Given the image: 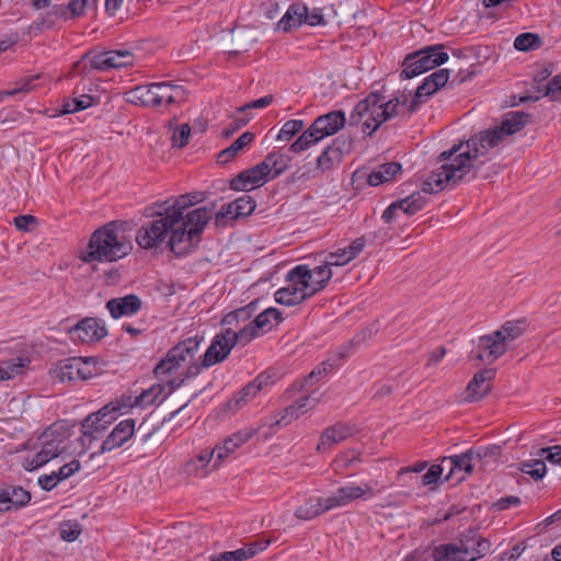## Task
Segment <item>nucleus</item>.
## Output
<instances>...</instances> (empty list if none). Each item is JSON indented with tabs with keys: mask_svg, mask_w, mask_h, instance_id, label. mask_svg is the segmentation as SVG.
I'll return each mask as SVG.
<instances>
[{
	"mask_svg": "<svg viewBox=\"0 0 561 561\" xmlns=\"http://www.w3.org/2000/svg\"><path fill=\"white\" fill-rule=\"evenodd\" d=\"M529 114L522 111L511 112L501 126L480 131L467 141L456 144L443 151L439 154L440 170L434 172L425 183L424 190L431 193L442 192L445 188H454L461 182L476 179L480 164L483 163L480 158L502 142L504 137L522 130L529 122Z\"/></svg>",
	"mask_w": 561,
	"mask_h": 561,
	"instance_id": "1",
	"label": "nucleus"
},
{
	"mask_svg": "<svg viewBox=\"0 0 561 561\" xmlns=\"http://www.w3.org/2000/svg\"><path fill=\"white\" fill-rule=\"evenodd\" d=\"M152 220L142 225L137 231L138 245L147 250L158 248L169 237L168 245L178 256L187 255L197 248L201 236L213 215V210L207 207L193 209L186 219L192 227L187 228L180 213H175L168 202H157L152 205Z\"/></svg>",
	"mask_w": 561,
	"mask_h": 561,
	"instance_id": "2",
	"label": "nucleus"
},
{
	"mask_svg": "<svg viewBox=\"0 0 561 561\" xmlns=\"http://www.w3.org/2000/svg\"><path fill=\"white\" fill-rule=\"evenodd\" d=\"M202 340V337L193 336L178 343L156 365L153 374L160 380L165 375L183 369L178 377L169 380V392L181 388L188 379L196 377L201 373L202 363H198L197 354Z\"/></svg>",
	"mask_w": 561,
	"mask_h": 561,
	"instance_id": "3",
	"label": "nucleus"
},
{
	"mask_svg": "<svg viewBox=\"0 0 561 561\" xmlns=\"http://www.w3.org/2000/svg\"><path fill=\"white\" fill-rule=\"evenodd\" d=\"M134 249L129 234L115 221L96 229L90 237L87 252L81 255L85 263L116 262L126 257Z\"/></svg>",
	"mask_w": 561,
	"mask_h": 561,
	"instance_id": "4",
	"label": "nucleus"
},
{
	"mask_svg": "<svg viewBox=\"0 0 561 561\" xmlns=\"http://www.w3.org/2000/svg\"><path fill=\"white\" fill-rule=\"evenodd\" d=\"M69 430L62 423H54L34 443L35 453L24 457L22 466L34 471L66 453L69 448Z\"/></svg>",
	"mask_w": 561,
	"mask_h": 561,
	"instance_id": "5",
	"label": "nucleus"
},
{
	"mask_svg": "<svg viewBox=\"0 0 561 561\" xmlns=\"http://www.w3.org/2000/svg\"><path fill=\"white\" fill-rule=\"evenodd\" d=\"M308 266L298 265L287 274V285L275 293L276 302L285 306H296L321 290V286L312 285Z\"/></svg>",
	"mask_w": 561,
	"mask_h": 561,
	"instance_id": "6",
	"label": "nucleus"
},
{
	"mask_svg": "<svg viewBox=\"0 0 561 561\" xmlns=\"http://www.w3.org/2000/svg\"><path fill=\"white\" fill-rule=\"evenodd\" d=\"M448 60V54L443 51V45L427 46L408 55L403 61L401 79H411Z\"/></svg>",
	"mask_w": 561,
	"mask_h": 561,
	"instance_id": "7",
	"label": "nucleus"
},
{
	"mask_svg": "<svg viewBox=\"0 0 561 561\" xmlns=\"http://www.w3.org/2000/svg\"><path fill=\"white\" fill-rule=\"evenodd\" d=\"M382 95L370 93L366 99L359 101L350 115V125H363V133L371 136L383 121L380 115Z\"/></svg>",
	"mask_w": 561,
	"mask_h": 561,
	"instance_id": "8",
	"label": "nucleus"
},
{
	"mask_svg": "<svg viewBox=\"0 0 561 561\" xmlns=\"http://www.w3.org/2000/svg\"><path fill=\"white\" fill-rule=\"evenodd\" d=\"M118 411V405L113 403L106 404L98 412L90 414L87 416L82 423V435L80 437L81 444L87 447L93 440L100 439L107 426L116 420V413Z\"/></svg>",
	"mask_w": 561,
	"mask_h": 561,
	"instance_id": "9",
	"label": "nucleus"
},
{
	"mask_svg": "<svg viewBox=\"0 0 561 561\" xmlns=\"http://www.w3.org/2000/svg\"><path fill=\"white\" fill-rule=\"evenodd\" d=\"M237 342H241L239 331H233L231 328H227L224 332L216 334L203 356L202 367L208 368L224 362Z\"/></svg>",
	"mask_w": 561,
	"mask_h": 561,
	"instance_id": "10",
	"label": "nucleus"
},
{
	"mask_svg": "<svg viewBox=\"0 0 561 561\" xmlns=\"http://www.w3.org/2000/svg\"><path fill=\"white\" fill-rule=\"evenodd\" d=\"M375 494L376 492L374 491L370 483H363L360 485H345L336 489L332 495L325 497L328 504L327 507H329V511L344 507L358 499H371L375 496Z\"/></svg>",
	"mask_w": 561,
	"mask_h": 561,
	"instance_id": "11",
	"label": "nucleus"
},
{
	"mask_svg": "<svg viewBox=\"0 0 561 561\" xmlns=\"http://www.w3.org/2000/svg\"><path fill=\"white\" fill-rule=\"evenodd\" d=\"M458 548L462 553V560L476 561L486 556L491 550V542L480 536L478 530L469 529L458 539Z\"/></svg>",
	"mask_w": 561,
	"mask_h": 561,
	"instance_id": "12",
	"label": "nucleus"
},
{
	"mask_svg": "<svg viewBox=\"0 0 561 561\" xmlns=\"http://www.w3.org/2000/svg\"><path fill=\"white\" fill-rule=\"evenodd\" d=\"M256 207V203L250 195H242L233 202L226 204L216 214L215 221L217 226H226L229 220H237L241 217L251 215Z\"/></svg>",
	"mask_w": 561,
	"mask_h": 561,
	"instance_id": "13",
	"label": "nucleus"
},
{
	"mask_svg": "<svg viewBox=\"0 0 561 561\" xmlns=\"http://www.w3.org/2000/svg\"><path fill=\"white\" fill-rule=\"evenodd\" d=\"M72 339L85 344L101 341L107 335L104 322L96 318H84L70 329Z\"/></svg>",
	"mask_w": 561,
	"mask_h": 561,
	"instance_id": "14",
	"label": "nucleus"
},
{
	"mask_svg": "<svg viewBox=\"0 0 561 561\" xmlns=\"http://www.w3.org/2000/svg\"><path fill=\"white\" fill-rule=\"evenodd\" d=\"M496 371L493 368H486L476 373L466 388L463 402L472 403L481 401L491 391Z\"/></svg>",
	"mask_w": 561,
	"mask_h": 561,
	"instance_id": "15",
	"label": "nucleus"
},
{
	"mask_svg": "<svg viewBox=\"0 0 561 561\" xmlns=\"http://www.w3.org/2000/svg\"><path fill=\"white\" fill-rule=\"evenodd\" d=\"M153 89L156 107L183 103L187 96L182 85L171 82H154Z\"/></svg>",
	"mask_w": 561,
	"mask_h": 561,
	"instance_id": "16",
	"label": "nucleus"
},
{
	"mask_svg": "<svg viewBox=\"0 0 561 561\" xmlns=\"http://www.w3.org/2000/svg\"><path fill=\"white\" fill-rule=\"evenodd\" d=\"M346 123L345 114L342 111H333L319 116L311 124L312 130L322 140L325 137L336 134Z\"/></svg>",
	"mask_w": 561,
	"mask_h": 561,
	"instance_id": "17",
	"label": "nucleus"
},
{
	"mask_svg": "<svg viewBox=\"0 0 561 561\" xmlns=\"http://www.w3.org/2000/svg\"><path fill=\"white\" fill-rule=\"evenodd\" d=\"M265 168L266 165L260 162L255 167L241 172L230 182V187L236 191H248L249 186L264 184L270 179Z\"/></svg>",
	"mask_w": 561,
	"mask_h": 561,
	"instance_id": "18",
	"label": "nucleus"
},
{
	"mask_svg": "<svg viewBox=\"0 0 561 561\" xmlns=\"http://www.w3.org/2000/svg\"><path fill=\"white\" fill-rule=\"evenodd\" d=\"M271 319L276 321L282 320V314L276 308H267L259 313L255 319L248 323L245 327L239 330V337L241 343L247 344L257 335V330L265 329L270 323Z\"/></svg>",
	"mask_w": 561,
	"mask_h": 561,
	"instance_id": "19",
	"label": "nucleus"
},
{
	"mask_svg": "<svg viewBox=\"0 0 561 561\" xmlns=\"http://www.w3.org/2000/svg\"><path fill=\"white\" fill-rule=\"evenodd\" d=\"M351 149V141L339 137L331 146H328L317 159V167L321 171L333 168L335 162H340L345 152Z\"/></svg>",
	"mask_w": 561,
	"mask_h": 561,
	"instance_id": "20",
	"label": "nucleus"
},
{
	"mask_svg": "<svg viewBox=\"0 0 561 561\" xmlns=\"http://www.w3.org/2000/svg\"><path fill=\"white\" fill-rule=\"evenodd\" d=\"M353 433L354 430L350 424L339 422L322 432L320 440L317 445V450L319 453H324L333 445H336L351 437Z\"/></svg>",
	"mask_w": 561,
	"mask_h": 561,
	"instance_id": "21",
	"label": "nucleus"
},
{
	"mask_svg": "<svg viewBox=\"0 0 561 561\" xmlns=\"http://www.w3.org/2000/svg\"><path fill=\"white\" fill-rule=\"evenodd\" d=\"M478 348L480 353L477 355V359L483 360L486 356V358L493 362L506 353L507 343L504 341V337L495 336L494 331L491 334L479 337Z\"/></svg>",
	"mask_w": 561,
	"mask_h": 561,
	"instance_id": "22",
	"label": "nucleus"
},
{
	"mask_svg": "<svg viewBox=\"0 0 561 561\" xmlns=\"http://www.w3.org/2000/svg\"><path fill=\"white\" fill-rule=\"evenodd\" d=\"M366 241L364 237L355 239L348 247L339 249L325 256V263L331 266H343L356 259L365 249Z\"/></svg>",
	"mask_w": 561,
	"mask_h": 561,
	"instance_id": "23",
	"label": "nucleus"
},
{
	"mask_svg": "<svg viewBox=\"0 0 561 561\" xmlns=\"http://www.w3.org/2000/svg\"><path fill=\"white\" fill-rule=\"evenodd\" d=\"M142 306L141 299L134 294L125 297L112 298L106 302V308L114 319L137 313Z\"/></svg>",
	"mask_w": 561,
	"mask_h": 561,
	"instance_id": "24",
	"label": "nucleus"
},
{
	"mask_svg": "<svg viewBox=\"0 0 561 561\" xmlns=\"http://www.w3.org/2000/svg\"><path fill=\"white\" fill-rule=\"evenodd\" d=\"M270 377L259 375L254 380L249 382L226 404V410L234 412L252 400L257 392L267 383Z\"/></svg>",
	"mask_w": 561,
	"mask_h": 561,
	"instance_id": "25",
	"label": "nucleus"
},
{
	"mask_svg": "<svg viewBox=\"0 0 561 561\" xmlns=\"http://www.w3.org/2000/svg\"><path fill=\"white\" fill-rule=\"evenodd\" d=\"M135 433V421L126 419L119 422L106 439L102 443L101 451H110L114 448L121 447L125 444Z\"/></svg>",
	"mask_w": 561,
	"mask_h": 561,
	"instance_id": "26",
	"label": "nucleus"
},
{
	"mask_svg": "<svg viewBox=\"0 0 561 561\" xmlns=\"http://www.w3.org/2000/svg\"><path fill=\"white\" fill-rule=\"evenodd\" d=\"M213 458L214 451H210V449H204L196 457L185 462L183 472L190 477L205 478L215 470L214 467L210 468V461Z\"/></svg>",
	"mask_w": 561,
	"mask_h": 561,
	"instance_id": "27",
	"label": "nucleus"
},
{
	"mask_svg": "<svg viewBox=\"0 0 561 561\" xmlns=\"http://www.w3.org/2000/svg\"><path fill=\"white\" fill-rule=\"evenodd\" d=\"M204 199V194L202 192H195L192 194H184L180 195L178 197H172L165 199L168 202V205L175 210V213H180V217H182V221L185 222V226L187 228H191V222H187V217L191 216V211H186L191 206L201 203Z\"/></svg>",
	"mask_w": 561,
	"mask_h": 561,
	"instance_id": "28",
	"label": "nucleus"
},
{
	"mask_svg": "<svg viewBox=\"0 0 561 561\" xmlns=\"http://www.w3.org/2000/svg\"><path fill=\"white\" fill-rule=\"evenodd\" d=\"M449 69H439L430 75L427 78L424 79L423 83L419 85V88L416 89L417 96L427 98L433 95L437 90L446 85L449 79Z\"/></svg>",
	"mask_w": 561,
	"mask_h": 561,
	"instance_id": "29",
	"label": "nucleus"
},
{
	"mask_svg": "<svg viewBox=\"0 0 561 561\" xmlns=\"http://www.w3.org/2000/svg\"><path fill=\"white\" fill-rule=\"evenodd\" d=\"M437 162L439 163V167L436 168L435 170H433L431 172V174L428 175V178L424 181L423 186H422V192H415L405 198L397 201L398 206L402 205V203L405 204V215L412 216V215L416 214L417 211L423 209V207L428 202V199L423 195V193H427V194H432V193L425 191L424 186H425V183H427V181L430 180V178L434 174V172H438L440 170L442 162L439 161V157L437 158ZM437 193L438 192H435L434 194H437Z\"/></svg>",
	"mask_w": 561,
	"mask_h": 561,
	"instance_id": "30",
	"label": "nucleus"
},
{
	"mask_svg": "<svg viewBox=\"0 0 561 561\" xmlns=\"http://www.w3.org/2000/svg\"><path fill=\"white\" fill-rule=\"evenodd\" d=\"M308 9L304 4H291L278 23V28L290 32L307 21Z\"/></svg>",
	"mask_w": 561,
	"mask_h": 561,
	"instance_id": "31",
	"label": "nucleus"
},
{
	"mask_svg": "<svg viewBox=\"0 0 561 561\" xmlns=\"http://www.w3.org/2000/svg\"><path fill=\"white\" fill-rule=\"evenodd\" d=\"M82 366V358H69L59 362L51 370L54 378L61 382L78 380L80 367Z\"/></svg>",
	"mask_w": 561,
	"mask_h": 561,
	"instance_id": "32",
	"label": "nucleus"
},
{
	"mask_svg": "<svg viewBox=\"0 0 561 561\" xmlns=\"http://www.w3.org/2000/svg\"><path fill=\"white\" fill-rule=\"evenodd\" d=\"M153 87L154 82L130 89L125 93L126 101L135 105L156 107Z\"/></svg>",
	"mask_w": 561,
	"mask_h": 561,
	"instance_id": "33",
	"label": "nucleus"
},
{
	"mask_svg": "<svg viewBox=\"0 0 561 561\" xmlns=\"http://www.w3.org/2000/svg\"><path fill=\"white\" fill-rule=\"evenodd\" d=\"M170 381H165L164 383H156L152 385L147 390H144L138 397H136L135 405L137 407H147L153 404L159 398L161 401L164 400L172 392H169Z\"/></svg>",
	"mask_w": 561,
	"mask_h": 561,
	"instance_id": "34",
	"label": "nucleus"
},
{
	"mask_svg": "<svg viewBox=\"0 0 561 561\" xmlns=\"http://www.w3.org/2000/svg\"><path fill=\"white\" fill-rule=\"evenodd\" d=\"M327 505L325 497L309 499L296 510L295 516L302 520L312 519L325 512H329V507H327Z\"/></svg>",
	"mask_w": 561,
	"mask_h": 561,
	"instance_id": "35",
	"label": "nucleus"
},
{
	"mask_svg": "<svg viewBox=\"0 0 561 561\" xmlns=\"http://www.w3.org/2000/svg\"><path fill=\"white\" fill-rule=\"evenodd\" d=\"M254 140V134L243 133L228 148L221 150L217 156V162L226 164L230 162L238 153Z\"/></svg>",
	"mask_w": 561,
	"mask_h": 561,
	"instance_id": "36",
	"label": "nucleus"
},
{
	"mask_svg": "<svg viewBox=\"0 0 561 561\" xmlns=\"http://www.w3.org/2000/svg\"><path fill=\"white\" fill-rule=\"evenodd\" d=\"M401 169L402 167L399 162L382 163L368 175V183L371 186H377L383 182L390 181Z\"/></svg>",
	"mask_w": 561,
	"mask_h": 561,
	"instance_id": "37",
	"label": "nucleus"
},
{
	"mask_svg": "<svg viewBox=\"0 0 561 561\" xmlns=\"http://www.w3.org/2000/svg\"><path fill=\"white\" fill-rule=\"evenodd\" d=\"M445 461H448L450 463V471L449 474L446 477V480H449L450 474L455 470H463L465 472L470 473L472 471L473 466H476L474 455L471 451V449L461 455L445 457L443 459V462Z\"/></svg>",
	"mask_w": 561,
	"mask_h": 561,
	"instance_id": "38",
	"label": "nucleus"
},
{
	"mask_svg": "<svg viewBox=\"0 0 561 561\" xmlns=\"http://www.w3.org/2000/svg\"><path fill=\"white\" fill-rule=\"evenodd\" d=\"M262 164L266 165L265 169L270 174V179H275L285 172L288 167V159L285 154L273 151L265 157Z\"/></svg>",
	"mask_w": 561,
	"mask_h": 561,
	"instance_id": "39",
	"label": "nucleus"
},
{
	"mask_svg": "<svg viewBox=\"0 0 561 561\" xmlns=\"http://www.w3.org/2000/svg\"><path fill=\"white\" fill-rule=\"evenodd\" d=\"M3 490L5 492V506H9V511L21 508L31 501V493L21 486H8Z\"/></svg>",
	"mask_w": 561,
	"mask_h": 561,
	"instance_id": "40",
	"label": "nucleus"
},
{
	"mask_svg": "<svg viewBox=\"0 0 561 561\" xmlns=\"http://www.w3.org/2000/svg\"><path fill=\"white\" fill-rule=\"evenodd\" d=\"M257 305L259 301L254 300L244 307L238 308L234 311L229 312L222 318V324L234 325L239 324L240 322L248 321L257 310Z\"/></svg>",
	"mask_w": 561,
	"mask_h": 561,
	"instance_id": "41",
	"label": "nucleus"
},
{
	"mask_svg": "<svg viewBox=\"0 0 561 561\" xmlns=\"http://www.w3.org/2000/svg\"><path fill=\"white\" fill-rule=\"evenodd\" d=\"M432 557L434 561H466L462 560V553L460 552L457 543H444L436 546L433 549Z\"/></svg>",
	"mask_w": 561,
	"mask_h": 561,
	"instance_id": "42",
	"label": "nucleus"
},
{
	"mask_svg": "<svg viewBox=\"0 0 561 561\" xmlns=\"http://www.w3.org/2000/svg\"><path fill=\"white\" fill-rule=\"evenodd\" d=\"M257 552L256 546L240 548L234 551H225L209 557L210 561H242L254 557Z\"/></svg>",
	"mask_w": 561,
	"mask_h": 561,
	"instance_id": "43",
	"label": "nucleus"
},
{
	"mask_svg": "<svg viewBox=\"0 0 561 561\" xmlns=\"http://www.w3.org/2000/svg\"><path fill=\"white\" fill-rule=\"evenodd\" d=\"M525 331V321H507L499 330L495 331V336L504 337V341L510 342L518 339Z\"/></svg>",
	"mask_w": 561,
	"mask_h": 561,
	"instance_id": "44",
	"label": "nucleus"
},
{
	"mask_svg": "<svg viewBox=\"0 0 561 561\" xmlns=\"http://www.w3.org/2000/svg\"><path fill=\"white\" fill-rule=\"evenodd\" d=\"M169 127L173 130L171 138L172 147L180 149L185 147L191 136V126L188 124L176 125L175 117H173L169 122Z\"/></svg>",
	"mask_w": 561,
	"mask_h": 561,
	"instance_id": "45",
	"label": "nucleus"
},
{
	"mask_svg": "<svg viewBox=\"0 0 561 561\" xmlns=\"http://www.w3.org/2000/svg\"><path fill=\"white\" fill-rule=\"evenodd\" d=\"M96 2L98 0H70L67 7H55V13L66 16L67 11H70L71 16H79L87 8H95Z\"/></svg>",
	"mask_w": 561,
	"mask_h": 561,
	"instance_id": "46",
	"label": "nucleus"
},
{
	"mask_svg": "<svg viewBox=\"0 0 561 561\" xmlns=\"http://www.w3.org/2000/svg\"><path fill=\"white\" fill-rule=\"evenodd\" d=\"M319 141H321V139L319 138V136L312 130V126H310L308 129H306L300 136L299 138L294 141L291 145H290V151H293L294 153H300L301 151H305L307 149H309L311 146H314L316 144H318Z\"/></svg>",
	"mask_w": 561,
	"mask_h": 561,
	"instance_id": "47",
	"label": "nucleus"
},
{
	"mask_svg": "<svg viewBox=\"0 0 561 561\" xmlns=\"http://www.w3.org/2000/svg\"><path fill=\"white\" fill-rule=\"evenodd\" d=\"M541 44L542 41L540 36L535 33L519 34L514 41V47L519 51L537 49L541 46Z\"/></svg>",
	"mask_w": 561,
	"mask_h": 561,
	"instance_id": "48",
	"label": "nucleus"
},
{
	"mask_svg": "<svg viewBox=\"0 0 561 561\" xmlns=\"http://www.w3.org/2000/svg\"><path fill=\"white\" fill-rule=\"evenodd\" d=\"M519 470L538 481L545 477L547 467L545 459H533L522 462Z\"/></svg>",
	"mask_w": 561,
	"mask_h": 561,
	"instance_id": "49",
	"label": "nucleus"
},
{
	"mask_svg": "<svg viewBox=\"0 0 561 561\" xmlns=\"http://www.w3.org/2000/svg\"><path fill=\"white\" fill-rule=\"evenodd\" d=\"M308 272L311 276L309 282L312 285H316L314 287L321 286V289H323L327 286L328 282L332 277V271L329 267V265H327L325 262H324V264L317 266L312 271L308 267Z\"/></svg>",
	"mask_w": 561,
	"mask_h": 561,
	"instance_id": "50",
	"label": "nucleus"
},
{
	"mask_svg": "<svg viewBox=\"0 0 561 561\" xmlns=\"http://www.w3.org/2000/svg\"><path fill=\"white\" fill-rule=\"evenodd\" d=\"M134 55L128 49L108 51V60L112 68H122L134 64Z\"/></svg>",
	"mask_w": 561,
	"mask_h": 561,
	"instance_id": "51",
	"label": "nucleus"
},
{
	"mask_svg": "<svg viewBox=\"0 0 561 561\" xmlns=\"http://www.w3.org/2000/svg\"><path fill=\"white\" fill-rule=\"evenodd\" d=\"M93 103V99L90 95H81L79 99H72L71 101H65L62 104L61 113L70 114L78 111L89 108Z\"/></svg>",
	"mask_w": 561,
	"mask_h": 561,
	"instance_id": "52",
	"label": "nucleus"
},
{
	"mask_svg": "<svg viewBox=\"0 0 561 561\" xmlns=\"http://www.w3.org/2000/svg\"><path fill=\"white\" fill-rule=\"evenodd\" d=\"M236 450V444L227 438L221 445H217L214 449H210V451H214L215 457L214 469H218L220 463Z\"/></svg>",
	"mask_w": 561,
	"mask_h": 561,
	"instance_id": "53",
	"label": "nucleus"
},
{
	"mask_svg": "<svg viewBox=\"0 0 561 561\" xmlns=\"http://www.w3.org/2000/svg\"><path fill=\"white\" fill-rule=\"evenodd\" d=\"M474 455L476 465H484L488 458L496 459L501 455V447L497 445H491L488 447H479L477 449H471Z\"/></svg>",
	"mask_w": 561,
	"mask_h": 561,
	"instance_id": "54",
	"label": "nucleus"
},
{
	"mask_svg": "<svg viewBox=\"0 0 561 561\" xmlns=\"http://www.w3.org/2000/svg\"><path fill=\"white\" fill-rule=\"evenodd\" d=\"M304 128V121L301 119H290L287 121L277 135L278 140L288 141L296 134H298Z\"/></svg>",
	"mask_w": 561,
	"mask_h": 561,
	"instance_id": "55",
	"label": "nucleus"
},
{
	"mask_svg": "<svg viewBox=\"0 0 561 561\" xmlns=\"http://www.w3.org/2000/svg\"><path fill=\"white\" fill-rule=\"evenodd\" d=\"M407 102V96L402 94V99L394 98L389 100L388 102L381 101V111L380 115L382 116L381 121L386 122L398 114V106L402 103Z\"/></svg>",
	"mask_w": 561,
	"mask_h": 561,
	"instance_id": "56",
	"label": "nucleus"
},
{
	"mask_svg": "<svg viewBox=\"0 0 561 561\" xmlns=\"http://www.w3.org/2000/svg\"><path fill=\"white\" fill-rule=\"evenodd\" d=\"M81 531V526L76 520H67L60 525V537L68 542L75 541Z\"/></svg>",
	"mask_w": 561,
	"mask_h": 561,
	"instance_id": "57",
	"label": "nucleus"
},
{
	"mask_svg": "<svg viewBox=\"0 0 561 561\" xmlns=\"http://www.w3.org/2000/svg\"><path fill=\"white\" fill-rule=\"evenodd\" d=\"M537 455L546 461L561 467V445L540 448Z\"/></svg>",
	"mask_w": 561,
	"mask_h": 561,
	"instance_id": "58",
	"label": "nucleus"
},
{
	"mask_svg": "<svg viewBox=\"0 0 561 561\" xmlns=\"http://www.w3.org/2000/svg\"><path fill=\"white\" fill-rule=\"evenodd\" d=\"M80 467H81L80 461L77 459H73L70 462L60 467V469L58 471H55V473H56V477H58V479L61 482V481L68 479L69 477H71L73 473L78 472L80 470Z\"/></svg>",
	"mask_w": 561,
	"mask_h": 561,
	"instance_id": "59",
	"label": "nucleus"
},
{
	"mask_svg": "<svg viewBox=\"0 0 561 561\" xmlns=\"http://www.w3.org/2000/svg\"><path fill=\"white\" fill-rule=\"evenodd\" d=\"M302 413L296 408V403L284 409L282 417L275 422V425H287L297 420Z\"/></svg>",
	"mask_w": 561,
	"mask_h": 561,
	"instance_id": "60",
	"label": "nucleus"
},
{
	"mask_svg": "<svg viewBox=\"0 0 561 561\" xmlns=\"http://www.w3.org/2000/svg\"><path fill=\"white\" fill-rule=\"evenodd\" d=\"M90 62L91 67L96 70L104 71L112 68L111 61L108 60V51L93 55L90 58Z\"/></svg>",
	"mask_w": 561,
	"mask_h": 561,
	"instance_id": "61",
	"label": "nucleus"
},
{
	"mask_svg": "<svg viewBox=\"0 0 561 561\" xmlns=\"http://www.w3.org/2000/svg\"><path fill=\"white\" fill-rule=\"evenodd\" d=\"M273 100H274L273 95L268 94V95H265V96H263L261 99L251 101V102L244 104L243 106H240L237 110V112L238 113H243L247 110L264 108V107L268 106L270 104H272Z\"/></svg>",
	"mask_w": 561,
	"mask_h": 561,
	"instance_id": "62",
	"label": "nucleus"
},
{
	"mask_svg": "<svg viewBox=\"0 0 561 561\" xmlns=\"http://www.w3.org/2000/svg\"><path fill=\"white\" fill-rule=\"evenodd\" d=\"M561 93V76H556L552 78L548 84L545 87V96H550L553 100H559L558 94Z\"/></svg>",
	"mask_w": 561,
	"mask_h": 561,
	"instance_id": "63",
	"label": "nucleus"
},
{
	"mask_svg": "<svg viewBox=\"0 0 561 561\" xmlns=\"http://www.w3.org/2000/svg\"><path fill=\"white\" fill-rule=\"evenodd\" d=\"M443 473V467L440 465H433L430 467L427 472L422 478L423 485H431L436 483Z\"/></svg>",
	"mask_w": 561,
	"mask_h": 561,
	"instance_id": "64",
	"label": "nucleus"
}]
</instances>
